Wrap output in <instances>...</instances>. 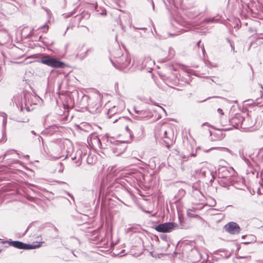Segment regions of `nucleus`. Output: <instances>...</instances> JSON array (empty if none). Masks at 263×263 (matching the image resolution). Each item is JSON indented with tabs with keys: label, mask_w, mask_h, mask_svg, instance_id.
Masks as SVG:
<instances>
[{
	"label": "nucleus",
	"mask_w": 263,
	"mask_h": 263,
	"mask_svg": "<svg viewBox=\"0 0 263 263\" xmlns=\"http://www.w3.org/2000/svg\"><path fill=\"white\" fill-rule=\"evenodd\" d=\"M39 62L54 68H62L66 66L64 62L47 54L42 55Z\"/></svg>",
	"instance_id": "obj_1"
},
{
	"label": "nucleus",
	"mask_w": 263,
	"mask_h": 263,
	"mask_svg": "<svg viewBox=\"0 0 263 263\" xmlns=\"http://www.w3.org/2000/svg\"><path fill=\"white\" fill-rule=\"evenodd\" d=\"M155 135L163 139L164 142L166 143L168 148L170 147V144L172 143L174 137L173 130L170 127L167 129L161 128L159 132H156Z\"/></svg>",
	"instance_id": "obj_2"
},
{
	"label": "nucleus",
	"mask_w": 263,
	"mask_h": 263,
	"mask_svg": "<svg viewBox=\"0 0 263 263\" xmlns=\"http://www.w3.org/2000/svg\"><path fill=\"white\" fill-rule=\"evenodd\" d=\"M113 65L117 68L124 69L129 67L130 65V58L126 54H122L121 57H116L115 63L111 61Z\"/></svg>",
	"instance_id": "obj_3"
},
{
	"label": "nucleus",
	"mask_w": 263,
	"mask_h": 263,
	"mask_svg": "<svg viewBox=\"0 0 263 263\" xmlns=\"http://www.w3.org/2000/svg\"><path fill=\"white\" fill-rule=\"evenodd\" d=\"M8 242L11 246H13L17 249L24 250H30L39 248L41 246V243H42V242H40L38 243L37 245H34L24 243L19 241H8Z\"/></svg>",
	"instance_id": "obj_4"
},
{
	"label": "nucleus",
	"mask_w": 263,
	"mask_h": 263,
	"mask_svg": "<svg viewBox=\"0 0 263 263\" xmlns=\"http://www.w3.org/2000/svg\"><path fill=\"white\" fill-rule=\"evenodd\" d=\"M30 97H31V95L29 93H25L23 99L22 96L18 95L14 97V101L17 106H20L21 109L22 110L24 104L25 107H27L28 105L30 104L29 100Z\"/></svg>",
	"instance_id": "obj_5"
},
{
	"label": "nucleus",
	"mask_w": 263,
	"mask_h": 263,
	"mask_svg": "<svg viewBox=\"0 0 263 263\" xmlns=\"http://www.w3.org/2000/svg\"><path fill=\"white\" fill-rule=\"evenodd\" d=\"M177 226L174 222H165L156 226L155 230L159 232L169 233Z\"/></svg>",
	"instance_id": "obj_6"
},
{
	"label": "nucleus",
	"mask_w": 263,
	"mask_h": 263,
	"mask_svg": "<svg viewBox=\"0 0 263 263\" xmlns=\"http://www.w3.org/2000/svg\"><path fill=\"white\" fill-rule=\"evenodd\" d=\"M230 124L236 128H245L246 127L243 126L245 119L240 115H236L233 117L229 121Z\"/></svg>",
	"instance_id": "obj_7"
},
{
	"label": "nucleus",
	"mask_w": 263,
	"mask_h": 263,
	"mask_svg": "<svg viewBox=\"0 0 263 263\" xmlns=\"http://www.w3.org/2000/svg\"><path fill=\"white\" fill-rule=\"evenodd\" d=\"M227 232L231 234H236L240 232V228L239 225L235 222H230L224 226Z\"/></svg>",
	"instance_id": "obj_8"
},
{
	"label": "nucleus",
	"mask_w": 263,
	"mask_h": 263,
	"mask_svg": "<svg viewBox=\"0 0 263 263\" xmlns=\"http://www.w3.org/2000/svg\"><path fill=\"white\" fill-rule=\"evenodd\" d=\"M186 214L187 217L190 218H197L199 220L202 219L201 217H200L198 214H196L194 213V211L192 209H187L186 211Z\"/></svg>",
	"instance_id": "obj_9"
},
{
	"label": "nucleus",
	"mask_w": 263,
	"mask_h": 263,
	"mask_svg": "<svg viewBox=\"0 0 263 263\" xmlns=\"http://www.w3.org/2000/svg\"><path fill=\"white\" fill-rule=\"evenodd\" d=\"M0 34L2 35V37L4 41H9L10 39L9 33L6 29H3L0 31Z\"/></svg>",
	"instance_id": "obj_10"
},
{
	"label": "nucleus",
	"mask_w": 263,
	"mask_h": 263,
	"mask_svg": "<svg viewBox=\"0 0 263 263\" xmlns=\"http://www.w3.org/2000/svg\"><path fill=\"white\" fill-rule=\"evenodd\" d=\"M211 174V172L206 167H202L199 171V174L203 177H205L207 174Z\"/></svg>",
	"instance_id": "obj_11"
},
{
	"label": "nucleus",
	"mask_w": 263,
	"mask_h": 263,
	"mask_svg": "<svg viewBox=\"0 0 263 263\" xmlns=\"http://www.w3.org/2000/svg\"><path fill=\"white\" fill-rule=\"evenodd\" d=\"M118 111V108L116 106H114L111 108L108 109L107 112V116L110 119L112 115H115Z\"/></svg>",
	"instance_id": "obj_12"
},
{
	"label": "nucleus",
	"mask_w": 263,
	"mask_h": 263,
	"mask_svg": "<svg viewBox=\"0 0 263 263\" xmlns=\"http://www.w3.org/2000/svg\"><path fill=\"white\" fill-rule=\"evenodd\" d=\"M108 142H110V144H112V146L110 145V146L112 149V150L114 151V152L115 153V150L119 149V147L121 146L120 143L118 141H115L114 142V143H112V142L111 141H108Z\"/></svg>",
	"instance_id": "obj_13"
},
{
	"label": "nucleus",
	"mask_w": 263,
	"mask_h": 263,
	"mask_svg": "<svg viewBox=\"0 0 263 263\" xmlns=\"http://www.w3.org/2000/svg\"><path fill=\"white\" fill-rule=\"evenodd\" d=\"M92 140L93 141V142H97L98 144V146L100 148H102V145L101 142V141L100 139L96 136H93L92 138Z\"/></svg>",
	"instance_id": "obj_14"
},
{
	"label": "nucleus",
	"mask_w": 263,
	"mask_h": 263,
	"mask_svg": "<svg viewBox=\"0 0 263 263\" xmlns=\"http://www.w3.org/2000/svg\"><path fill=\"white\" fill-rule=\"evenodd\" d=\"M118 121H119L121 123H123L125 121H128V119L127 118H125V117H119L118 118H116L115 119L111 120L110 122L112 123H115Z\"/></svg>",
	"instance_id": "obj_15"
},
{
	"label": "nucleus",
	"mask_w": 263,
	"mask_h": 263,
	"mask_svg": "<svg viewBox=\"0 0 263 263\" xmlns=\"http://www.w3.org/2000/svg\"><path fill=\"white\" fill-rule=\"evenodd\" d=\"M89 17V14L87 12L83 11L81 15L79 17L78 20H79V22H80L82 20V18L86 17L87 18Z\"/></svg>",
	"instance_id": "obj_16"
},
{
	"label": "nucleus",
	"mask_w": 263,
	"mask_h": 263,
	"mask_svg": "<svg viewBox=\"0 0 263 263\" xmlns=\"http://www.w3.org/2000/svg\"><path fill=\"white\" fill-rule=\"evenodd\" d=\"M49 22V21H48L47 23H46L44 25L40 27L39 29H42L43 30V32H46L48 30V23Z\"/></svg>",
	"instance_id": "obj_17"
},
{
	"label": "nucleus",
	"mask_w": 263,
	"mask_h": 263,
	"mask_svg": "<svg viewBox=\"0 0 263 263\" xmlns=\"http://www.w3.org/2000/svg\"><path fill=\"white\" fill-rule=\"evenodd\" d=\"M241 158L244 160V161L245 162L246 164L249 166V167H251V166L252 165L250 161H249V159H247L243 155L241 156Z\"/></svg>",
	"instance_id": "obj_18"
},
{
	"label": "nucleus",
	"mask_w": 263,
	"mask_h": 263,
	"mask_svg": "<svg viewBox=\"0 0 263 263\" xmlns=\"http://www.w3.org/2000/svg\"><path fill=\"white\" fill-rule=\"evenodd\" d=\"M218 20H215L214 17L211 18H206L204 20V22L206 23L215 22H217Z\"/></svg>",
	"instance_id": "obj_19"
},
{
	"label": "nucleus",
	"mask_w": 263,
	"mask_h": 263,
	"mask_svg": "<svg viewBox=\"0 0 263 263\" xmlns=\"http://www.w3.org/2000/svg\"><path fill=\"white\" fill-rule=\"evenodd\" d=\"M125 129L129 133L130 137L133 136L132 130L129 128V127L127 126L125 127Z\"/></svg>",
	"instance_id": "obj_20"
},
{
	"label": "nucleus",
	"mask_w": 263,
	"mask_h": 263,
	"mask_svg": "<svg viewBox=\"0 0 263 263\" xmlns=\"http://www.w3.org/2000/svg\"><path fill=\"white\" fill-rule=\"evenodd\" d=\"M228 42L230 44V46L231 47L232 50H233L234 51V44L232 42H231L229 40H228Z\"/></svg>",
	"instance_id": "obj_21"
},
{
	"label": "nucleus",
	"mask_w": 263,
	"mask_h": 263,
	"mask_svg": "<svg viewBox=\"0 0 263 263\" xmlns=\"http://www.w3.org/2000/svg\"><path fill=\"white\" fill-rule=\"evenodd\" d=\"M217 111L221 115L223 114L222 110L220 108H218Z\"/></svg>",
	"instance_id": "obj_22"
},
{
	"label": "nucleus",
	"mask_w": 263,
	"mask_h": 263,
	"mask_svg": "<svg viewBox=\"0 0 263 263\" xmlns=\"http://www.w3.org/2000/svg\"><path fill=\"white\" fill-rule=\"evenodd\" d=\"M75 11H76V9H74L73 11H72L71 13H70L69 14H68V16H70L72 15H73V14H74Z\"/></svg>",
	"instance_id": "obj_23"
},
{
	"label": "nucleus",
	"mask_w": 263,
	"mask_h": 263,
	"mask_svg": "<svg viewBox=\"0 0 263 263\" xmlns=\"http://www.w3.org/2000/svg\"><path fill=\"white\" fill-rule=\"evenodd\" d=\"M3 122V125L5 126V125L6 124V119L4 118Z\"/></svg>",
	"instance_id": "obj_24"
},
{
	"label": "nucleus",
	"mask_w": 263,
	"mask_h": 263,
	"mask_svg": "<svg viewBox=\"0 0 263 263\" xmlns=\"http://www.w3.org/2000/svg\"><path fill=\"white\" fill-rule=\"evenodd\" d=\"M87 162L88 163H92V162L91 161V160H90V157L88 156V158H87Z\"/></svg>",
	"instance_id": "obj_25"
},
{
	"label": "nucleus",
	"mask_w": 263,
	"mask_h": 263,
	"mask_svg": "<svg viewBox=\"0 0 263 263\" xmlns=\"http://www.w3.org/2000/svg\"><path fill=\"white\" fill-rule=\"evenodd\" d=\"M87 162L88 163H92V162L91 161V160H90V157L88 156V158H87Z\"/></svg>",
	"instance_id": "obj_26"
},
{
	"label": "nucleus",
	"mask_w": 263,
	"mask_h": 263,
	"mask_svg": "<svg viewBox=\"0 0 263 263\" xmlns=\"http://www.w3.org/2000/svg\"><path fill=\"white\" fill-rule=\"evenodd\" d=\"M201 49H202V51L203 53L204 54V52H205V49L203 46L201 47Z\"/></svg>",
	"instance_id": "obj_27"
},
{
	"label": "nucleus",
	"mask_w": 263,
	"mask_h": 263,
	"mask_svg": "<svg viewBox=\"0 0 263 263\" xmlns=\"http://www.w3.org/2000/svg\"><path fill=\"white\" fill-rule=\"evenodd\" d=\"M224 149H226L227 152L231 153V151L229 149L227 148H224Z\"/></svg>",
	"instance_id": "obj_28"
},
{
	"label": "nucleus",
	"mask_w": 263,
	"mask_h": 263,
	"mask_svg": "<svg viewBox=\"0 0 263 263\" xmlns=\"http://www.w3.org/2000/svg\"><path fill=\"white\" fill-rule=\"evenodd\" d=\"M247 257L246 256H238V258H246Z\"/></svg>",
	"instance_id": "obj_29"
},
{
	"label": "nucleus",
	"mask_w": 263,
	"mask_h": 263,
	"mask_svg": "<svg viewBox=\"0 0 263 263\" xmlns=\"http://www.w3.org/2000/svg\"><path fill=\"white\" fill-rule=\"evenodd\" d=\"M260 86H261V87L262 88V91H260V93H261V95H262V94H263V87L261 85Z\"/></svg>",
	"instance_id": "obj_30"
},
{
	"label": "nucleus",
	"mask_w": 263,
	"mask_h": 263,
	"mask_svg": "<svg viewBox=\"0 0 263 263\" xmlns=\"http://www.w3.org/2000/svg\"><path fill=\"white\" fill-rule=\"evenodd\" d=\"M31 133H32V134H33V135H36V133H35V132H34V131H33V130H32V131H31Z\"/></svg>",
	"instance_id": "obj_31"
},
{
	"label": "nucleus",
	"mask_w": 263,
	"mask_h": 263,
	"mask_svg": "<svg viewBox=\"0 0 263 263\" xmlns=\"http://www.w3.org/2000/svg\"><path fill=\"white\" fill-rule=\"evenodd\" d=\"M192 156H193V157H195L196 156V154H194V153H193L192 155H191Z\"/></svg>",
	"instance_id": "obj_32"
},
{
	"label": "nucleus",
	"mask_w": 263,
	"mask_h": 263,
	"mask_svg": "<svg viewBox=\"0 0 263 263\" xmlns=\"http://www.w3.org/2000/svg\"><path fill=\"white\" fill-rule=\"evenodd\" d=\"M7 154H8V152H7V153L4 155V156L3 158V159H4V158H5V156L7 155Z\"/></svg>",
	"instance_id": "obj_33"
},
{
	"label": "nucleus",
	"mask_w": 263,
	"mask_h": 263,
	"mask_svg": "<svg viewBox=\"0 0 263 263\" xmlns=\"http://www.w3.org/2000/svg\"><path fill=\"white\" fill-rule=\"evenodd\" d=\"M117 51H118V52H119V53H121V52L120 49H118V50H117Z\"/></svg>",
	"instance_id": "obj_34"
},
{
	"label": "nucleus",
	"mask_w": 263,
	"mask_h": 263,
	"mask_svg": "<svg viewBox=\"0 0 263 263\" xmlns=\"http://www.w3.org/2000/svg\"><path fill=\"white\" fill-rule=\"evenodd\" d=\"M200 43V41H199V42L197 43V45H198V46H199Z\"/></svg>",
	"instance_id": "obj_35"
},
{
	"label": "nucleus",
	"mask_w": 263,
	"mask_h": 263,
	"mask_svg": "<svg viewBox=\"0 0 263 263\" xmlns=\"http://www.w3.org/2000/svg\"><path fill=\"white\" fill-rule=\"evenodd\" d=\"M68 195H69V196L72 197V198L73 199V197L70 194L68 193Z\"/></svg>",
	"instance_id": "obj_36"
},
{
	"label": "nucleus",
	"mask_w": 263,
	"mask_h": 263,
	"mask_svg": "<svg viewBox=\"0 0 263 263\" xmlns=\"http://www.w3.org/2000/svg\"><path fill=\"white\" fill-rule=\"evenodd\" d=\"M63 172V170H59V172Z\"/></svg>",
	"instance_id": "obj_37"
},
{
	"label": "nucleus",
	"mask_w": 263,
	"mask_h": 263,
	"mask_svg": "<svg viewBox=\"0 0 263 263\" xmlns=\"http://www.w3.org/2000/svg\"><path fill=\"white\" fill-rule=\"evenodd\" d=\"M153 9H154V3H153Z\"/></svg>",
	"instance_id": "obj_38"
},
{
	"label": "nucleus",
	"mask_w": 263,
	"mask_h": 263,
	"mask_svg": "<svg viewBox=\"0 0 263 263\" xmlns=\"http://www.w3.org/2000/svg\"><path fill=\"white\" fill-rule=\"evenodd\" d=\"M230 256V254H229L227 256V258H228Z\"/></svg>",
	"instance_id": "obj_39"
},
{
	"label": "nucleus",
	"mask_w": 263,
	"mask_h": 263,
	"mask_svg": "<svg viewBox=\"0 0 263 263\" xmlns=\"http://www.w3.org/2000/svg\"><path fill=\"white\" fill-rule=\"evenodd\" d=\"M69 27H67V28H66V31H67V30H68V29H69Z\"/></svg>",
	"instance_id": "obj_40"
},
{
	"label": "nucleus",
	"mask_w": 263,
	"mask_h": 263,
	"mask_svg": "<svg viewBox=\"0 0 263 263\" xmlns=\"http://www.w3.org/2000/svg\"><path fill=\"white\" fill-rule=\"evenodd\" d=\"M88 51H89V50H87L85 52V54H86V53H87Z\"/></svg>",
	"instance_id": "obj_41"
},
{
	"label": "nucleus",
	"mask_w": 263,
	"mask_h": 263,
	"mask_svg": "<svg viewBox=\"0 0 263 263\" xmlns=\"http://www.w3.org/2000/svg\"><path fill=\"white\" fill-rule=\"evenodd\" d=\"M84 58V56H83L82 57H80L81 59H83Z\"/></svg>",
	"instance_id": "obj_42"
},
{
	"label": "nucleus",
	"mask_w": 263,
	"mask_h": 263,
	"mask_svg": "<svg viewBox=\"0 0 263 263\" xmlns=\"http://www.w3.org/2000/svg\"><path fill=\"white\" fill-rule=\"evenodd\" d=\"M200 149V147H197L196 150H197V149Z\"/></svg>",
	"instance_id": "obj_43"
},
{
	"label": "nucleus",
	"mask_w": 263,
	"mask_h": 263,
	"mask_svg": "<svg viewBox=\"0 0 263 263\" xmlns=\"http://www.w3.org/2000/svg\"><path fill=\"white\" fill-rule=\"evenodd\" d=\"M170 35L171 36H173L174 35L173 34H170Z\"/></svg>",
	"instance_id": "obj_44"
},
{
	"label": "nucleus",
	"mask_w": 263,
	"mask_h": 263,
	"mask_svg": "<svg viewBox=\"0 0 263 263\" xmlns=\"http://www.w3.org/2000/svg\"><path fill=\"white\" fill-rule=\"evenodd\" d=\"M135 111H136V113H138V111H137V110H135Z\"/></svg>",
	"instance_id": "obj_45"
}]
</instances>
